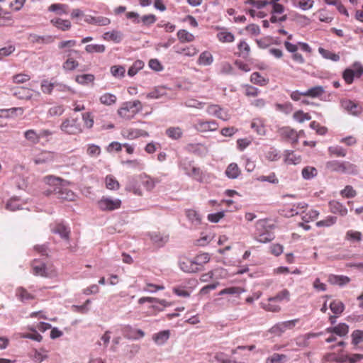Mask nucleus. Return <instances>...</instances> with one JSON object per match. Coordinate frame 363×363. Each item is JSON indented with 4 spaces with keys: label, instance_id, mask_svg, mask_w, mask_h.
I'll return each instance as SVG.
<instances>
[{
    "label": "nucleus",
    "instance_id": "5",
    "mask_svg": "<svg viewBox=\"0 0 363 363\" xmlns=\"http://www.w3.org/2000/svg\"><path fill=\"white\" fill-rule=\"evenodd\" d=\"M121 204V199L105 196L97 201L98 208L103 211H113L119 209Z\"/></svg>",
    "mask_w": 363,
    "mask_h": 363
},
{
    "label": "nucleus",
    "instance_id": "4",
    "mask_svg": "<svg viewBox=\"0 0 363 363\" xmlns=\"http://www.w3.org/2000/svg\"><path fill=\"white\" fill-rule=\"evenodd\" d=\"M60 130L67 135H79L83 132L82 125L78 118H68L65 119L60 126Z\"/></svg>",
    "mask_w": 363,
    "mask_h": 363
},
{
    "label": "nucleus",
    "instance_id": "29",
    "mask_svg": "<svg viewBox=\"0 0 363 363\" xmlns=\"http://www.w3.org/2000/svg\"><path fill=\"white\" fill-rule=\"evenodd\" d=\"M28 40L33 43L48 44L54 41V38L51 35L40 36L36 34H30Z\"/></svg>",
    "mask_w": 363,
    "mask_h": 363
},
{
    "label": "nucleus",
    "instance_id": "22",
    "mask_svg": "<svg viewBox=\"0 0 363 363\" xmlns=\"http://www.w3.org/2000/svg\"><path fill=\"white\" fill-rule=\"evenodd\" d=\"M238 50V56L246 59L249 57L251 52L250 47L245 40H240L237 45Z\"/></svg>",
    "mask_w": 363,
    "mask_h": 363
},
{
    "label": "nucleus",
    "instance_id": "3",
    "mask_svg": "<svg viewBox=\"0 0 363 363\" xmlns=\"http://www.w3.org/2000/svg\"><path fill=\"white\" fill-rule=\"evenodd\" d=\"M326 167L333 172L356 175L358 174L357 165L348 161L332 160L326 163Z\"/></svg>",
    "mask_w": 363,
    "mask_h": 363
},
{
    "label": "nucleus",
    "instance_id": "11",
    "mask_svg": "<svg viewBox=\"0 0 363 363\" xmlns=\"http://www.w3.org/2000/svg\"><path fill=\"white\" fill-rule=\"evenodd\" d=\"M206 112L211 116L217 117L223 121H228L230 118V115L228 111L221 108L217 104H210L208 106Z\"/></svg>",
    "mask_w": 363,
    "mask_h": 363
},
{
    "label": "nucleus",
    "instance_id": "58",
    "mask_svg": "<svg viewBox=\"0 0 363 363\" xmlns=\"http://www.w3.org/2000/svg\"><path fill=\"white\" fill-rule=\"evenodd\" d=\"M106 50V47L104 45L99 44H90L85 47V51L88 53H102Z\"/></svg>",
    "mask_w": 363,
    "mask_h": 363
},
{
    "label": "nucleus",
    "instance_id": "54",
    "mask_svg": "<svg viewBox=\"0 0 363 363\" xmlns=\"http://www.w3.org/2000/svg\"><path fill=\"white\" fill-rule=\"evenodd\" d=\"M144 67V62L142 60H138L133 62L132 66L128 69V74L130 77L135 76L140 69Z\"/></svg>",
    "mask_w": 363,
    "mask_h": 363
},
{
    "label": "nucleus",
    "instance_id": "20",
    "mask_svg": "<svg viewBox=\"0 0 363 363\" xmlns=\"http://www.w3.org/2000/svg\"><path fill=\"white\" fill-rule=\"evenodd\" d=\"M279 133L281 137H283L285 139L289 140L292 142L296 143L298 141V133L297 132L289 128V127H284L279 130Z\"/></svg>",
    "mask_w": 363,
    "mask_h": 363
},
{
    "label": "nucleus",
    "instance_id": "31",
    "mask_svg": "<svg viewBox=\"0 0 363 363\" xmlns=\"http://www.w3.org/2000/svg\"><path fill=\"white\" fill-rule=\"evenodd\" d=\"M264 158L270 162L277 161L281 156L279 152L274 147H269L264 151Z\"/></svg>",
    "mask_w": 363,
    "mask_h": 363
},
{
    "label": "nucleus",
    "instance_id": "23",
    "mask_svg": "<svg viewBox=\"0 0 363 363\" xmlns=\"http://www.w3.org/2000/svg\"><path fill=\"white\" fill-rule=\"evenodd\" d=\"M50 22L55 27L62 31L69 30L72 27L71 22L67 19L56 18L52 19Z\"/></svg>",
    "mask_w": 363,
    "mask_h": 363
},
{
    "label": "nucleus",
    "instance_id": "6",
    "mask_svg": "<svg viewBox=\"0 0 363 363\" xmlns=\"http://www.w3.org/2000/svg\"><path fill=\"white\" fill-rule=\"evenodd\" d=\"M30 266L32 273L35 276L48 277L51 274L50 268L43 260L35 259L31 262Z\"/></svg>",
    "mask_w": 363,
    "mask_h": 363
},
{
    "label": "nucleus",
    "instance_id": "7",
    "mask_svg": "<svg viewBox=\"0 0 363 363\" xmlns=\"http://www.w3.org/2000/svg\"><path fill=\"white\" fill-rule=\"evenodd\" d=\"M341 107L350 114L357 116L363 111V106L359 103H355L350 99H342Z\"/></svg>",
    "mask_w": 363,
    "mask_h": 363
},
{
    "label": "nucleus",
    "instance_id": "9",
    "mask_svg": "<svg viewBox=\"0 0 363 363\" xmlns=\"http://www.w3.org/2000/svg\"><path fill=\"white\" fill-rule=\"evenodd\" d=\"M298 322V318L281 322L274 325L271 330L273 333L280 335L287 330H292Z\"/></svg>",
    "mask_w": 363,
    "mask_h": 363
},
{
    "label": "nucleus",
    "instance_id": "39",
    "mask_svg": "<svg viewBox=\"0 0 363 363\" xmlns=\"http://www.w3.org/2000/svg\"><path fill=\"white\" fill-rule=\"evenodd\" d=\"M24 137L30 143L33 145H36L40 143V136L39 133H38L36 130L33 129H29L24 132Z\"/></svg>",
    "mask_w": 363,
    "mask_h": 363
},
{
    "label": "nucleus",
    "instance_id": "41",
    "mask_svg": "<svg viewBox=\"0 0 363 363\" xmlns=\"http://www.w3.org/2000/svg\"><path fill=\"white\" fill-rule=\"evenodd\" d=\"M326 358L330 361H335L337 362H346L349 361V355L345 353L343 350H341L340 353L335 354L334 353L328 354Z\"/></svg>",
    "mask_w": 363,
    "mask_h": 363
},
{
    "label": "nucleus",
    "instance_id": "59",
    "mask_svg": "<svg viewBox=\"0 0 363 363\" xmlns=\"http://www.w3.org/2000/svg\"><path fill=\"white\" fill-rule=\"evenodd\" d=\"M77 42L74 40H68L61 41L58 43V48L60 50H65V52L69 54V51L72 50L71 48L76 46Z\"/></svg>",
    "mask_w": 363,
    "mask_h": 363
},
{
    "label": "nucleus",
    "instance_id": "57",
    "mask_svg": "<svg viewBox=\"0 0 363 363\" xmlns=\"http://www.w3.org/2000/svg\"><path fill=\"white\" fill-rule=\"evenodd\" d=\"M293 118L298 123H303L305 121H310L311 116L308 113H305L301 110L296 111L293 114Z\"/></svg>",
    "mask_w": 363,
    "mask_h": 363
},
{
    "label": "nucleus",
    "instance_id": "46",
    "mask_svg": "<svg viewBox=\"0 0 363 363\" xmlns=\"http://www.w3.org/2000/svg\"><path fill=\"white\" fill-rule=\"evenodd\" d=\"M177 38L182 43H190L194 40V35L186 30L182 29L177 32Z\"/></svg>",
    "mask_w": 363,
    "mask_h": 363
},
{
    "label": "nucleus",
    "instance_id": "38",
    "mask_svg": "<svg viewBox=\"0 0 363 363\" xmlns=\"http://www.w3.org/2000/svg\"><path fill=\"white\" fill-rule=\"evenodd\" d=\"M69 6L63 4H52L48 7V11L57 15L67 14Z\"/></svg>",
    "mask_w": 363,
    "mask_h": 363
},
{
    "label": "nucleus",
    "instance_id": "47",
    "mask_svg": "<svg viewBox=\"0 0 363 363\" xmlns=\"http://www.w3.org/2000/svg\"><path fill=\"white\" fill-rule=\"evenodd\" d=\"M271 301H275L276 303L283 301H289L290 300V292L288 289H283L278 292L276 296L270 297Z\"/></svg>",
    "mask_w": 363,
    "mask_h": 363
},
{
    "label": "nucleus",
    "instance_id": "19",
    "mask_svg": "<svg viewBox=\"0 0 363 363\" xmlns=\"http://www.w3.org/2000/svg\"><path fill=\"white\" fill-rule=\"evenodd\" d=\"M16 296L22 302L30 301L34 300L35 296L32 293L29 292L24 287H18L16 290Z\"/></svg>",
    "mask_w": 363,
    "mask_h": 363
},
{
    "label": "nucleus",
    "instance_id": "44",
    "mask_svg": "<svg viewBox=\"0 0 363 363\" xmlns=\"http://www.w3.org/2000/svg\"><path fill=\"white\" fill-rule=\"evenodd\" d=\"M94 79L95 77L92 74H80L75 77L76 82L82 85H87L90 83H93Z\"/></svg>",
    "mask_w": 363,
    "mask_h": 363
},
{
    "label": "nucleus",
    "instance_id": "37",
    "mask_svg": "<svg viewBox=\"0 0 363 363\" xmlns=\"http://www.w3.org/2000/svg\"><path fill=\"white\" fill-rule=\"evenodd\" d=\"M176 52L187 57H193L199 52V50L196 48V46L191 45L184 48H178L176 50Z\"/></svg>",
    "mask_w": 363,
    "mask_h": 363
},
{
    "label": "nucleus",
    "instance_id": "1",
    "mask_svg": "<svg viewBox=\"0 0 363 363\" xmlns=\"http://www.w3.org/2000/svg\"><path fill=\"white\" fill-rule=\"evenodd\" d=\"M274 225L267 219H260L255 223L254 238L259 242L266 243L274 239Z\"/></svg>",
    "mask_w": 363,
    "mask_h": 363
},
{
    "label": "nucleus",
    "instance_id": "24",
    "mask_svg": "<svg viewBox=\"0 0 363 363\" xmlns=\"http://www.w3.org/2000/svg\"><path fill=\"white\" fill-rule=\"evenodd\" d=\"M325 93V89L322 86H313L306 91H303V96L310 98H319Z\"/></svg>",
    "mask_w": 363,
    "mask_h": 363
},
{
    "label": "nucleus",
    "instance_id": "42",
    "mask_svg": "<svg viewBox=\"0 0 363 363\" xmlns=\"http://www.w3.org/2000/svg\"><path fill=\"white\" fill-rule=\"evenodd\" d=\"M169 337V331L163 330L160 331L152 336V339L157 345H163Z\"/></svg>",
    "mask_w": 363,
    "mask_h": 363
},
{
    "label": "nucleus",
    "instance_id": "13",
    "mask_svg": "<svg viewBox=\"0 0 363 363\" xmlns=\"http://www.w3.org/2000/svg\"><path fill=\"white\" fill-rule=\"evenodd\" d=\"M12 94L22 100H30L33 98L34 91L25 86H18L11 89Z\"/></svg>",
    "mask_w": 363,
    "mask_h": 363
},
{
    "label": "nucleus",
    "instance_id": "63",
    "mask_svg": "<svg viewBox=\"0 0 363 363\" xmlns=\"http://www.w3.org/2000/svg\"><path fill=\"white\" fill-rule=\"evenodd\" d=\"M111 74L116 78L123 77L125 72V69L121 65H113L110 69Z\"/></svg>",
    "mask_w": 363,
    "mask_h": 363
},
{
    "label": "nucleus",
    "instance_id": "28",
    "mask_svg": "<svg viewBox=\"0 0 363 363\" xmlns=\"http://www.w3.org/2000/svg\"><path fill=\"white\" fill-rule=\"evenodd\" d=\"M210 258L208 253H201L194 257V262L196 267H198V272L203 270V265L209 262Z\"/></svg>",
    "mask_w": 363,
    "mask_h": 363
},
{
    "label": "nucleus",
    "instance_id": "8",
    "mask_svg": "<svg viewBox=\"0 0 363 363\" xmlns=\"http://www.w3.org/2000/svg\"><path fill=\"white\" fill-rule=\"evenodd\" d=\"M50 230L52 233L60 235V238L67 242H69L71 230L69 228L63 223H55L51 224Z\"/></svg>",
    "mask_w": 363,
    "mask_h": 363
},
{
    "label": "nucleus",
    "instance_id": "27",
    "mask_svg": "<svg viewBox=\"0 0 363 363\" xmlns=\"http://www.w3.org/2000/svg\"><path fill=\"white\" fill-rule=\"evenodd\" d=\"M328 281L333 285L343 286L349 283L350 279L344 275L330 274Z\"/></svg>",
    "mask_w": 363,
    "mask_h": 363
},
{
    "label": "nucleus",
    "instance_id": "10",
    "mask_svg": "<svg viewBox=\"0 0 363 363\" xmlns=\"http://www.w3.org/2000/svg\"><path fill=\"white\" fill-rule=\"evenodd\" d=\"M194 128L201 133L215 131L218 129V123L213 121L198 120L194 125Z\"/></svg>",
    "mask_w": 363,
    "mask_h": 363
},
{
    "label": "nucleus",
    "instance_id": "61",
    "mask_svg": "<svg viewBox=\"0 0 363 363\" xmlns=\"http://www.w3.org/2000/svg\"><path fill=\"white\" fill-rule=\"evenodd\" d=\"M251 128L259 135H265L266 130L263 123L259 120H254L251 123Z\"/></svg>",
    "mask_w": 363,
    "mask_h": 363
},
{
    "label": "nucleus",
    "instance_id": "35",
    "mask_svg": "<svg viewBox=\"0 0 363 363\" xmlns=\"http://www.w3.org/2000/svg\"><path fill=\"white\" fill-rule=\"evenodd\" d=\"M150 239L157 247H162L168 241V236L162 235L160 233H152L150 234Z\"/></svg>",
    "mask_w": 363,
    "mask_h": 363
},
{
    "label": "nucleus",
    "instance_id": "30",
    "mask_svg": "<svg viewBox=\"0 0 363 363\" xmlns=\"http://www.w3.org/2000/svg\"><path fill=\"white\" fill-rule=\"evenodd\" d=\"M260 305L266 311L277 313L281 311V306L275 301H271L270 298L266 302H262Z\"/></svg>",
    "mask_w": 363,
    "mask_h": 363
},
{
    "label": "nucleus",
    "instance_id": "34",
    "mask_svg": "<svg viewBox=\"0 0 363 363\" xmlns=\"http://www.w3.org/2000/svg\"><path fill=\"white\" fill-rule=\"evenodd\" d=\"M241 171L236 163H230L225 169V174L230 179L238 178Z\"/></svg>",
    "mask_w": 363,
    "mask_h": 363
},
{
    "label": "nucleus",
    "instance_id": "62",
    "mask_svg": "<svg viewBox=\"0 0 363 363\" xmlns=\"http://www.w3.org/2000/svg\"><path fill=\"white\" fill-rule=\"evenodd\" d=\"M337 221V218L335 216H329L323 220L316 222L317 227H330L334 225Z\"/></svg>",
    "mask_w": 363,
    "mask_h": 363
},
{
    "label": "nucleus",
    "instance_id": "43",
    "mask_svg": "<svg viewBox=\"0 0 363 363\" xmlns=\"http://www.w3.org/2000/svg\"><path fill=\"white\" fill-rule=\"evenodd\" d=\"M318 52L321 55V56L323 58L332 60L333 62H337L340 59V57L338 54L332 52L330 50L321 47L318 48Z\"/></svg>",
    "mask_w": 363,
    "mask_h": 363
},
{
    "label": "nucleus",
    "instance_id": "60",
    "mask_svg": "<svg viewBox=\"0 0 363 363\" xmlns=\"http://www.w3.org/2000/svg\"><path fill=\"white\" fill-rule=\"evenodd\" d=\"M328 152L330 155H334L336 157H345L347 151L344 148L340 146H331L328 147Z\"/></svg>",
    "mask_w": 363,
    "mask_h": 363
},
{
    "label": "nucleus",
    "instance_id": "17",
    "mask_svg": "<svg viewBox=\"0 0 363 363\" xmlns=\"http://www.w3.org/2000/svg\"><path fill=\"white\" fill-rule=\"evenodd\" d=\"M180 269L184 272L196 273L198 272V267H196L194 259H190L186 257H183L180 259L179 262Z\"/></svg>",
    "mask_w": 363,
    "mask_h": 363
},
{
    "label": "nucleus",
    "instance_id": "16",
    "mask_svg": "<svg viewBox=\"0 0 363 363\" xmlns=\"http://www.w3.org/2000/svg\"><path fill=\"white\" fill-rule=\"evenodd\" d=\"M84 21L88 24L99 26H106L111 23L110 18L99 16H86L84 18Z\"/></svg>",
    "mask_w": 363,
    "mask_h": 363
},
{
    "label": "nucleus",
    "instance_id": "2",
    "mask_svg": "<svg viewBox=\"0 0 363 363\" xmlns=\"http://www.w3.org/2000/svg\"><path fill=\"white\" fill-rule=\"evenodd\" d=\"M143 109V106L139 100L126 101L122 104L118 109V116L125 120H130Z\"/></svg>",
    "mask_w": 363,
    "mask_h": 363
},
{
    "label": "nucleus",
    "instance_id": "55",
    "mask_svg": "<svg viewBox=\"0 0 363 363\" xmlns=\"http://www.w3.org/2000/svg\"><path fill=\"white\" fill-rule=\"evenodd\" d=\"M82 118L84 125L87 129H91L94 126V116L91 112H85L82 114Z\"/></svg>",
    "mask_w": 363,
    "mask_h": 363
},
{
    "label": "nucleus",
    "instance_id": "15",
    "mask_svg": "<svg viewBox=\"0 0 363 363\" xmlns=\"http://www.w3.org/2000/svg\"><path fill=\"white\" fill-rule=\"evenodd\" d=\"M40 87H41L42 91L46 94H51L52 90L55 87H58V89L62 91H67V90L69 89L65 85H62V84H60L59 83H56V82H51L48 81V79H44L42 81Z\"/></svg>",
    "mask_w": 363,
    "mask_h": 363
},
{
    "label": "nucleus",
    "instance_id": "26",
    "mask_svg": "<svg viewBox=\"0 0 363 363\" xmlns=\"http://www.w3.org/2000/svg\"><path fill=\"white\" fill-rule=\"evenodd\" d=\"M74 53H78L79 52L77 50H69V54H67V59L66 61L63 63L62 67L65 70L72 71L76 69L79 66V62L74 60L72 57H71V54Z\"/></svg>",
    "mask_w": 363,
    "mask_h": 363
},
{
    "label": "nucleus",
    "instance_id": "40",
    "mask_svg": "<svg viewBox=\"0 0 363 363\" xmlns=\"http://www.w3.org/2000/svg\"><path fill=\"white\" fill-rule=\"evenodd\" d=\"M116 96L111 93H105L99 97L100 103L106 106L113 105L116 103Z\"/></svg>",
    "mask_w": 363,
    "mask_h": 363
},
{
    "label": "nucleus",
    "instance_id": "32",
    "mask_svg": "<svg viewBox=\"0 0 363 363\" xmlns=\"http://www.w3.org/2000/svg\"><path fill=\"white\" fill-rule=\"evenodd\" d=\"M250 82L260 86L268 84L269 80L268 78L263 77L259 72H255L250 75Z\"/></svg>",
    "mask_w": 363,
    "mask_h": 363
},
{
    "label": "nucleus",
    "instance_id": "56",
    "mask_svg": "<svg viewBox=\"0 0 363 363\" xmlns=\"http://www.w3.org/2000/svg\"><path fill=\"white\" fill-rule=\"evenodd\" d=\"M330 308L333 313L340 315L343 312L345 306L342 301L335 300L330 303Z\"/></svg>",
    "mask_w": 363,
    "mask_h": 363
},
{
    "label": "nucleus",
    "instance_id": "64",
    "mask_svg": "<svg viewBox=\"0 0 363 363\" xmlns=\"http://www.w3.org/2000/svg\"><path fill=\"white\" fill-rule=\"evenodd\" d=\"M30 76L25 73H19L12 77V82L15 84H23L30 79Z\"/></svg>",
    "mask_w": 363,
    "mask_h": 363
},
{
    "label": "nucleus",
    "instance_id": "36",
    "mask_svg": "<svg viewBox=\"0 0 363 363\" xmlns=\"http://www.w3.org/2000/svg\"><path fill=\"white\" fill-rule=\"evenodd\" d=\"M106 187L111 191H117L120 189L121 185L118 181L113 175H107L105 178Z\"/></svg>",
    "mask_w": 363,
    "mask_h": 363
},
{
    "label": "nucleus",
    "instance_id": "50",
    "mask_svg": "<svg viewBox=\"0 0 363 363\" xmlns=\"http://www.w3.org/2000/svg\"><path fill=\"white\" fill-rule=\"evenodd\" d=\"M43 181L48 185L56 186L54 189V191H57V189H59L58 186L61 185L62 179L55 176L48 175L44 177Z\"/></svg>",
    "mask_w": 363,
    "mask_h": 363
},
{
    "label": "nucleus",
    "instance_id": "51",
    "mask_svg": "<svg viewBox=\"0 0 363 363\" xmlns=\"http://www.w3.org/2000/svg\"><path fill=\"white\" fill-rule=\"evenodd\" d=\"M301 174L305 179H311L316 177L318 171L313 167L307 166L302 169Z\"/></svg>",
    "mask_w": 363,
    "mask_h": 363
},
{
    "label": "nucleus",
    "instance_id": "48",
    "mask_svg": "<svg viewBox=\"0 0 363 363\" xmlns=\"http://www.w3.org/2000/svg\"><path fill=\"white\" fill-rule=\"evenodd\" d=\"M301 161V157L293 151L287 152L285 155L284 162L287 164H297Z\"/></svg>",
    "mask_w": 363,
    "mask_h": 363
},
{
    "label": "nucleus",
    "instance_id": "45",
    "mask_svg": "<svg viewBox=\"0 0 363 363\" xmlns=\"http://www.w3.org/2000/svg\"><path fill=\"white\" fill-rule=\"evenodd\" d=\"M166 135L173 139H180L183 135V131L179 127H170L166 130Z\"/></svg>",
    "mask_w": 363,
    "mask_h": 363
},
{
    "label": "nucleus",
    "instance_id": "49",
    "mask_svg": "<svg viewBox=\"0 0 363 363\" xmlns=\"http://www.w3.org/2000/svg\"><path fill=\"white\" fill-rule=\"evenodd\" d=\"M294 6L299 7L302 10H308L313 6V0H292Z\"/></svg>",
    "mask_w": 363,
    "mask_h": 363
},
{
    "label": "nucleus",
    "instance_id": "18",
    "mask_svg": "<svg viewBox=\"0 0 363 363\" xmlns=\"http://www.w3.org/2000/svg\"><path fill=\"white\" fill-rule=\"evenodd\" d=\"M123 38L122 32L116 30H112L110 31L105 32L102 38L106 41H112L115 43H120Z\"/></svg>",
    "mask_w": 363,
    "mask_h": 363
},
{
    "label": "nucleus",
    "instance_id": "53",
    "mask_svg": "<svg viewBox=\"0 0 363 363\" xmlns=\"http://www.w3.org/2000/svg\"><path fill=\"white\" fill-rule=\"evenodd\" d=\"M362 239V235L359 231L352 230H348L345 234V240L350 242H360Z\"/></svg>",
    "mask_w": 363,
    "mask_h": 363
},
{
    "label": "nucleus",
    "instance_id": "52",
    "mask_svg": "<svg viewBox=\"0 0 363 363\" xmlns=\"http://www.w3.org/2000/svg\"><path fill=\"white\" fill-rule=\"evenodd\" d=\"M319 212L314 209H310L303 213L302 220L306 223H309L318 218Z\"/></svg>",
    "mask_w": 363,
    "mask_h": 363
},
{
    "label": "nucleus",
    "instance_id": "21",
    "mask_svg": "<svg viewBox=\"0 0 363 363\" xmlns=\"http://www.w3.org/2000/svg\"><path fill=\"white\" fill-rule=\"evenodd\" d=\"M326 330L328 333H335L340 337H343L347 335L349 326L345 323H340L335 327L327 328Z\"/></svg>",
    "mask_w": 363,
    "mask_h": 363
},
{
    "label": "nucleus",
    "instance_id": "25",
    "mask_svg": "<svg viewBox=\"0 0 363 363\" xmlns=\"http://www.w3.org/2000/svg\"><path fill=\"white\" fill-rule=\"evenodd\" d=\"M331 212L333 213H338L342 216L347 214V208L341 203L337 201H332L329 203Z\"/></svg>",
    "mask_w": 363,
    "mask_h": 363
},
{
    "label": "nucleus",
    "instance_id": "12",
    "mask_svg": "<svg viewBox=\"0 0 363 363\" xmlns=\"http://www.w3.org/2000/svg\"><path fill=\"white\" fill-rule=\"evenodd\" d=\"M57 153L53 151L42 150L35 156L33 161L36 164H46L52 162L55 160Z\"/></svg>",
    "mask_w": 363,
    "mask_h": 363
},
{
    "label": "nucleus",
    "instance_id": "33",
    "mask_svg": "<svg viewBox=\"0 0 363 363\" xmlns=\"http://www.w3.org/2000/svg\"><path fill=\"white\" fill-rule=\"evenodd\" d=\"M213 62V57L212 54L209 51H203L202 52L199 58H198V64L203 66L211 65Z\"/></svg>",
    "mask_w": 363,
    "mask_h": 363
},
{
    "label": "nucleus",
    "instance_id": "14",
    "mask_svg": "<svg viewBox=\"0 0 363 363\" xmlns=\"http://www.w3.org/2000/svg\"><path fill=\"white\" fill-rule=\"evenodd\" d=\"M215 28L218 31L216 34V38L220 43H231L235 41V35L228 31L227 28L219 26H216Z\"/></svg>",
    "mask_w": 363,
    "mask_h": 363
}]
</instances>
